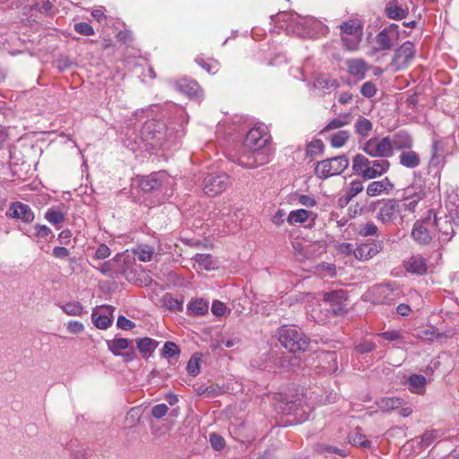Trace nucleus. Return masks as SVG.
I'll list each match as a JSON object with an SVG mask.
<instances>
[{"label": "nucleus", "instance_id": "09e8293b", "mask_svg": "<svg viewBox=\"0 0 459 459\" xmlns=\"http://www.w3.org/2000/svg\"><path fill=\"white\" fill-rule=\"evenodd\" d=\"M45 219L53 225L57 226L65 221V215L59 211L50 209L45 213Z\"/></svg>", "mask_w": 459, "mask_h": 459}, {"label": "nucleus", "instance_id": "338daca9", "mask_svg": "<svg viewBox=\"0 0 459 459\" xmlns=\"http://www.w3.org/2000/svg\"><path fill=\"white\" fill-rule=\"evenodd\" d=\"M376 344L372 342H365L356 346V350L359 353H368L374 351Z\"/></svg>", "mask_w": 459, "mask_h": 459}, {"label": "nucleus", "instance_id": "a18cd8bd", "mask_svg": "<svg viewBox=\"0 0 459 459\" xmlns=\"http://www.w3.org/2000/svg\"><path fill=\"white\" fill-rule=\"evenodd\" d=\"M323 360L327 362L329 365L327 367H324L327 373H333L338 369L337 366V356L335 352L327 351L323 354Z\"/></svg>", "mask_w": 459, "mask_h": 459}, {"label": "nucleus", "instance_id": "79ce46f5", "mask_svg": "<svg viewBox=\"0 0 459 459\" xmlns=\"http://www.w3.org/2000/svg\"><path fill=\"white\" fill-rule=\"evenodd\" d=\"M188 309L194 315H204L208 311V302L203 299H197L188 304Z\"/></svg>", "mask_w": 459, "mask_h": 459}, {"label": "nucleus", "instance_id": "052dcab7", "mask_svg": "<svg viewBox=\"0 0 459 459\" xmlns=\"http://www.w3.org/2000/svg\"><path fill=\"white\" fill-rule=\"evenodd\" d=\"M210 443L212 446L217 451L221 450L225 446L223 437L215 433L210 435Z\"/></svg>", "mask_w": 459, "mask_h": 459}, {"label": "nucleus", "instance_id": "dca6fc26", "mask_svg": "<svg viewBox=\"0 0 459 459\" xmlns=\"http://www.w3.org/2000/svg\"><path fill=\"white\" fill-rule=\"evenodd\" d=\"M427 196L426 186L420 181H414L403 191V199L421 201Z\"/></svg>", "mask_w": 459, "mask_h": 459}, {"label": "nucleus", "instance_id": "4d7b16f0", "mask_svg": "<svg viewBox=\"0 0 459 459\" xmlns=\"http://www.w3.org/2000/svg\"><path fill=\"white\" fill-rule=\"evenodd\" d=\"M437 432L436 430H428L424 432L420 437V444L422 446H429L437 438Z\"/></svg>", "mask_w": 459, "mask_h": 459}, {"label": "nucleus", "instance_id": "a211bd4d", "mask_svg": "<svg viewBox=\"0 0 459 459\" xmlns=\"http://www.w3.org/2000/svg\"><path fill=\"white\" fill-rule=\"evenodd\" d=\"M339 85V82L327 74L316 75L314 82V87L322 91L335 90Z\"/></svg>", "mask_w": 459, "mask_h": 459}, {"label": "nucleus", "instance_id": "f257e3e1", "mask_svg": "<svg viewBox=\"0 0 459 459\" xmlns=\"http://www.w3.org/2000/svg\"><path fill=\"white\" fill-rule=\"evenodd\" d=\"M277 337L281 345L290 352H304L310 343V339L294 325H283L277 331Z\"/></svg>", "mask_w": 459, "mask_h": 459}, {"label": "nucleus", "instance_id": "0eeeda50", "mask_svg": "<svg viewBox=\"0 0 459 459\" xmlns=\"http://www.w3.org/2000/svg\"><path fill=\"white\" fill-rule=\"evenodd\" d=\"M435 236V225L429 218L417 221L411 230L412 238L420 245L429 244Z\"/></svg>", "mask_w": 459, "mask_h": 459}, {"label": "nucleus", "instance_id": "e2e57ef3", "mask_svg": "<svg viewBox=\"0 0 459 459\" xmlns=\"http://www.w3.org/2000/svg\"><path fill=\"white\" fill-rule=\"evenodd\" d=\"M117 325L118 328L123 330H131L135 326V324L133 321L127 319L126 316H119L117 318Z\"/></svg>", "mask_w": 459, "mask_h": 459}, {"label": "nucleus", "instance_id": "ea45409f", "mask_svg": "<svg viewBox=\"0 0 459 459\" xmlns=\"http://www.w3.org/2000/svg\"><path fill=\"white\" fill-rule=\"evenodd\" d=\"M310 213V212L304 209L292 211L288 216V222L290 224L303 223L307 221Z\"/></svg>", "mask_w": 459, "mask_h": 459}, {"label": "nucleus", "instance_id": "c9c22d12", "mask_svg": "<svg viewBox=\"0 0 459 459\" xmlns=\"http://www.w3.org/2000/svg\"><path fill=\"white\" fill-rule=\"evenodd\" d=\"M351 122V115L350 114H342L339 116L337 118H333L331 120L322 130V133L328 132L335 129H339Z\"/></svg>", "mask_w": 459, "mask_h": 459}, {"label": "nucleus", "instance_id": "473e14b6", "mask_svg": "<svg viewBox=\"0 0 459 459\" xmlns=\"http://www.w3.org/2000/svg\"><path fill=\"white\" fill-rule=\"evenodd\" d=\"M393 38L392 35L388 33V30H382L377 36V45L376 50H389L393 47Z\"/></svg>", "mask_w": 459, "mask_h": 459}, {"label": "nucleus", "instance_id": "e433bc0d", "mask_svg": "<svg viewBox=\"0 0 459 459\" xmlns=\"http://www.w3.org/2000/svg\"><path fill=\"white\" fill-rule=\"evenodd\" d=\"M355 131L358 134L366 137L372 131V123L364 117H359L355 123Z\"/></svg>", "mask_w": 459, "mask_h": 459}, {"label": "nucleus", "instance_id": "f03ea898", "mask_svg": "<svg viewBox=\"0 0 459 459\" xmlns=\"http://www.w3.org/2000/svg\"><path fill=\"white\" fill-rule=\"evenodd\" d=\"M349 159L346 155L326 159L316 163L315 168V175L325 179L334 175H340L349 166Z\"/></svg>", "mask_w": 459, "mask_h": 459}, {"label": "nucleus", "instance_id": "c756f323", "mask_svg": "<svg viewBox=\"0 0 459 459\" xmlns=\"http://www.w3.org/2000/svg\"><path fill=\"white\" fill-rule=\"evenodd\" d=\"M403 403L402 399L395 397H383L377 403L378 408L384 412L399 409Z\"/></svg>", "mask_w": 459, "mask_h": 459}, {"label": "nucleus", "instance_id": "f3484780", "mask_svg": "<svg viewBox=\"0 0 459 459\" xmlns=\"http://www.w3.org/2000/svg\"><path fill=\"white\" fill-rule=\"evenodd\" d=\"M405 269L411 273L423 275L428 271L427 261L420 255H412L405 263Z\"/></svg>", "mask_w": 459, "mask_h": 459}, {"label": "nucleus", "instance_id": "4be33fe9", "mask_svg": "<svg viewBox=\"0 0 459 459\" xmlns=\"http://www.w3.org/2000/svg\"><path fill=\"white\" fill-rule=\"evenodd\" d=\"M139 187L146 193L155 191L161 186V181L158 174H151L139 180Z\"/></svg>", "mask_w": 459, "mask_h": 459}, {"label": "nucleus", "instance_id": "58836bf2", "mask_svg": "<svg viewBox=\"0 0 459 459\" xmlns=\"http://www.w3.org/2000/svg\"><path fill=\"white\" fill-rule=\"evenodd\" d=\"M351 134L349 131L346 130H341L337 133L333 134L330 137V143L331 145L334 148H340L342 147L348 139L350 138Z\"/></svg>", "mask_w": 459, "mask_h": 459}, {"label": "nucleus", "instance_id": "603ef678", "mask_svg": "<svg viewBox=\"0 0 459 459\" xmlns=\"http://www.w3.org/2000/svg\"><path fill=\"white\" fill-rule=\"evenodd\" d=\"M324 150V143L321 140L316 139L310 142L307 146V154L308 156L314 157L319 153H321Z\"/></svg>", "mask_w": 459, "mask_h": 459}, {"label": "nucleus", "instance_id": "37998d69", "mask_svg": "<svg viewBox=\"0 0 459 459\" xmlns=\"http://www.w3.org/2000/svg\"><path fill=\"white\" fill-rule=\"evenodd\" d=\"M193 259L205 270H211L215 267L212 256L209 254H196Z\"/></svg>", "mask_w": 459, "mask_h": 459}, {"label": "nucleus", "instance_id": "9d476101", "mask_svg": "<svg viewBox=\"0 0 459 459\" xmlns=\"http://www.w3.org/2000/svg\"><path fill=\"white\" fill-rule=\"evenodd\" d=\"M114 307L111 306H101L93 310L91 318L94 325L99 329H107L112 324V313Z\"/></svg>", "mask_w": 459, "mask_h": 459}, {"label": "nucleus", "instance_id": "2f4dec72", "mask_svg": "<svg viewBox=\"0 0 459 459\" xmlns=\"http://www.w3.org/2000/svg\"><path fill=\"white\" fill-rule=\"evenodd\" d=\"M133 253L142 262L151 261L154 249L152 247L146 244L137 245L133 248Z\"/></svg>", "mask_w": 459, "mask_h": 459}, {"label": "nucleus", "instance_id": "2eb2a0df", "mask_svg": "<svg viewBox=\"0 0 459 459\" xmlns=\"http://www.w3.org/2000/svg\"><path fill=\"white\" fill-rule=\"evenodd\" d=\"M433 222L435 225V232L438 230V240L440 242L449 241L455 233L452 226L453 221L449 219H437L435 216Z\"/></svg>", "mask_w": 459, "mask_h": 459}, {"label": "nucleus", "instance_id": "7c9ffc66", "mask_svg": "<svg viewBox=\"0 0 459 459\" xmlns=\"http://www.w3.org/2000/svg\"><path fill=\"white\" fill-rule=\"evenodd\" d=\"M137 344V349L143 354V355H150L152 352L157 348L159 345V342L152 338L144 337V338H138L135 340Z\"/></svg>", "mask_w": 459, "mask_h": 459}, {"label": "nucleus", "instance_id": "9b49d317", "mask_svg": "<svg viewBox=\"0 0 459 459\" xmlns=\"http://www.w3.org/2000/svg\"><path fill=\"white\" fill-rule=\"evenodd\" d=\"M371 295L373 302L376 304H391L394 302L397 296L389 284L374 287Z\"/></svg>", "mask_w": 459, "mask_h": 459}, {"label": "nucleus", "instance_id": "412c9836", "mask_svg": "<svg viewBox=\"0 0 459 459\" xmlns=\"http://www.w3.org/2000/svg\"><path fill=\"white\" fill-rule=\"evenodd\" d=\"M446 208L447 211V218L453 221L454 224L459 225V198L457 195H449L446 202Z\"/></svg>", "mask_w": 459, "mask_h": 459}, {"label": "nucleus", "instance_id": "393cba45", "mask_svg": "<svg viewBox=\"0 0 459 459\" xmlns=\"http://www.w3.org/2000/svg\"><path fill=\"white\" fill-rule=\"evenodd\" d=\"M400 164L410 169H414L420 165V159L418 153L413 151H403L399 156Z\"/></svg>", "mask_w": 459, "mask_h": 459}, {"label": "nucleus", "instance_id": "4468645a", "mask_svg": "<svg viewBox=\"0 0 459 459\" xmlns=\"http://www.w3.org/2000/svg\"><path fill=\"white\" fill-rule=\"evenodd\" d=\"M394 189V185L385 178L380 181H372L367 187V195L370 197L377 196L382 194L388 195Z\"/></svg>", "mask_w": 459, "mask_h": 459}, {"label": "nucleus", "instance_id": "8fccbe9b", "mask_svg": "<svg viewBox=\"0 0 459 459\" xmlns=\"http://www.w3.org/2000/svg\"><path fill=\"white\" fill-rule=\"evenodd\" d=\"M187 372L190 376L195 377L200 373V356L198 354H194L186 367Z\"/></svg>", "mask_w": 459, "mask_h": 459}, {"label": "nucleus", "instance_id": "bb28decb", "mask_svg": "<svg viewBox=\"0 0 459 459\" xmlns=\"http://www.w3.org/2000/svg\"><path fill=\"white\" fill-rule=\"evenodd\" d=\"M386 15L390 19L402 20L408 15V10L403 9L397 1L390 2L385 7Z\"/></svg>", "mask_w": 459, "mask_h": 459}, {"label": "nucleus", "instance_id": "bf43d9fd", "mask_svg": "<svg viewBox=\"0 0 459 459\" xmlns=\"http://www.w3.org/2000/svg\"><path fill=\"white\" fill-rule=\"evenodd\" d=\"M361 94L366 98L373 97L377 92L376 85L371 82H367L360 88Z\"/></svg>", "mask_w": 459, "mask_h": 459}, {"label": "nucleus", "instance_id": "7ed1b4c3", "mask_svg": "<svg viewBox=\"0 0 459 459\" xmlns=\"http://www.w3.org/2000/svg\"><path fill=\"white\" fill-rule=\"evenodd\" d=\"M402 205L395 199H388L382 204L377 214V219L385 225L395 224L397 221H402Z\"/></svg>", "mask_w": 459, "mask_h": 459}, {"label": "nucleus", "instance_id": "5701e85b", "mask_svg": "<svg viewBox=\"0 0 459 459\" xmlns=\"http://www.w3.org/2000/svg\"><path fill=\"white\" fill-rule=\"evenodd\" d=\"M348 72L352 76L364 78L367 72V65L362 59H348L346 61Z\"/></svg>", "mask_w": 459, "mask_h": 459}, {"label": "nucleus", "instance_id": "5fc2aeb1", "mask_svg": "<svg viewBox=\"0 0 459 459\" xmlns=\"http://www.w3.org/2000/svg\"><path fill=\"white\" fill-rule=\"evenodd\" d=\"M195 62L202 66L207 73L209 74H216L219 70V63L217 61H212V63H207L204 58L197 57Z\"/></svg>", "mask_w": 459, "mask_h": 459}, {"label": "nucleus", "instance_id": "20e7f679", "mask_svg": "<svg viewBox=\"0 0 459 459\" xmlns=\"http://www.w3.org/2000/svg\"><path fill=\"white\" fill-rule=\"evenodd\" d=\"M363 152L371 157L388 158L392 156V143L389 137L370 138L363 147Z\"/></svg>", "mask_w": 459, "mask_h": 459}, {"label": "nucleus", "instance_id": "4c0bfd02", "mask_svg": "<svg viewBox=\"0 0 459 459\" xmlns=\"http://www.w3.org/2000/svg\"><path fill=\"white\" fill-rule=\"evenodd\" d=\"M163 306L170 311H181L183 309V300L175 299L171 294H165L162 298Z\"/></svg>", "mask_w": 459, "mask_h": 459}, {"label": "nucleus", "instance_id": "680f3d73", "mask_svg": "<svg viewBox=\"0 0 459 459\" xmlns=\"http://www.w3.org/2000/svg\"><path fill=\"white\" fill-rule=\"evenodd\" d=\"M169 411L165 403H160L152 407V415L156 419H160L167 414Z\"/></svg>", "mask_w": 459, "mask_h": 459}, {"label": "nucleus", "instance_id": "cd10ccee", "mask_svg": "<svg viewBox=\"0 0 459 459\" xmlns=\"http://www.w3.org/2000/svg\"><path fill=\"white\" fill-rule=\"evenodd\" d=\"M132 343V341H129L126 338H117L113 340L107 341V345L108 350L115 355H121V351L129 348V345Z\"/></svg>", "mask_w": 459, "mask_h": 459}, {"label": "nucleus", "instance_id": "6ab92c4d", "mask_svg": "<svg viewBox=\"0 0 459 459\" xmlns=\"http://www.w3.org/2000/svg\"><path fill=\"white\" fill-rule=\"evenodd\" d=\"M390 163L386 160H370L369 168L366 170V178L371 179L381 176L388 170Z\"/></svg>", "mask_w": 459, "mask_h": 459}, {"label": "nucleus", "instance_id": "69168bd1", "mask_svg": "<svg viewBox=\"0 0 459 459\" xmlns=\"http://www.w3.org/2000/svg\"><path fill=\"white\" fill-rule=\"evenodd\" d=\"M35 230H36V236L38 238H45L52 234L51 230L46 225L38 224L35 226Z\"/></svg>", "mask_w": 459, "mask_h": 459}, {"label": "nucleus", "instance_id": "de8ad7c7", "mask_svg": "<svg viewBox=\"0 0 459 459\" xmlns=\"http://www.w3.org/2000/svg\"><path fill=\"white\" fill-rule=\"evenodd\" d=\"M426 384L425 377L414 374L409 378V385L413 392L420 393Z\"/></svg>", "mask_w": 459, "mask_h": 459}, {"label": "nucleus", "instance_id": "6e6d98bb", "mask_svg": "<svg viewBox=\"0 0 459 459\" xmlns=\"http://www.w3.org/2000/svg\"><path fill=\"white\" fill-rule=\"evenodd\" d=\"M74 30L84 36H91L94 34L93 28L87 22H78L74 24Z\"/></svg>", "mask_w": 459, "mask_h": 459}, {"label": "nucleus", "instance_id": "f8f14e48", "mask_svg": "<svg viewBox=\"0 0 459 459\" xmlns=\"http://www.w3.org/2000/svg\"><path fill=\"white\" fill-rule=\"evenodd\" d=\"M383 249L382 241H375L373 243H363L353 250L354 256L360 261H367Z\"/></svg>", "mask_w": 459, "mask_h": 459}, {"label": "nucleus", "instance_id": "6e6552de", "mask_svg": "<svg viewBox=\"0 0 459 459\" xmlns=\"http://www.w3.org/2000/svg\"><path fill=\"white\" fill-rule=\"evenodd\" d=\"M269 135L260 127H254L247 134L243 143V149L262 150L267 142Z\"/></svg>", "mask_w": 459, "mask_h": 459}, {"label": "nucleus", "instance_id": "0e129e2a", "mask_svg": "<svg viewBox=\"0 0 459 459\" xmlns=\"http://www.w3.org/2000/svg\"><path fill=\"white\" fill-rule=\"evenodd\" d=\"M225 310H226L225 305L219 300H215L212 305V312L213 315H215L217 316H223L225 313Z\"/></svg>", "mask_w": 459, "mask_h": 459}, {"label": "nucleus", "instance_id": "a878e982", "mask_svg": "<svg viewBox=\"0 0 459 459\" xmlns=\"http://www.w3.org/2000/svg\"><path fill=\"white\" fill-rule=\"evenodd\" d=\"M348 439L350 444L355 446L362 448H369L371 446V442L361 433V428L359 427H357L354 431L349 434Z\"/></svg>", "mask_w": 459, "mask_h": 459}, {"label": "nucleus", "instance_id": "ddd939ff", "mask_svg": "<svg viewBox=\"0 0 459 459\" xmlns=\"http://www.w3.org/2000/svg\"><path fill=\"white\" fill-rule=\"evenodd\" d=\"M176 87L192 100H198L203 98V90L195 81L184 78L176 83Z\"/></svg>", "mask_w": 459, "mask_h": 459}, {"label": "nucleus", "instance_id": "3c124183", "mask_svg": "<svg viewBox=\"0 0 459 459\" xmlns=\"http://www.w3.org/2000/svg\"><path fill=\"white\" fill-rule=\"evenodd\" d=\"M62 308L69 316H80L82 312V306L77 301L68 302Z\"/></svg>", "mask_w": 459, "mask_h": 459}, {"label": "nucleus", "instance_id": "13d9d810", "mask_svg": "<svg viewBox=\"0 0 459 459\" xmlns=\"http://www.w3.org/2000/svg\"><path fill=\"white\" fill-rule=\"evenodd\" d=\"M342 40L347 49L354 50L357 48L359 42V36H342Z\"/></svg>", "mask_w": 459, "mask_h": 459}, {"label": "nucleus", "instance_id": "1a4fd4ad", "mask_svg": "<svg viewBox=\"0 0 459 459\" xmlns=\"http://www.w3.org/2000/svg\"><path fill=\"white\" fill-rule=\"evenodd\" d=\"M8 218L20 220L24 223H30L34 220V212L28 204L22 202H13L5 212Z\"/></svg>", "mask_w": 459, "mask_h": 459}, {"label": "nucleus", "instance_id": "72a5a7b5", "mask_svg": "<svg viewBox=\"0 0 459 459\" xmlns=\"http://www.w3.org/2000/svg\"><path fill=\"white\" fill-rule=\"evenodd\" d=\"M352 161L353 170L366 178V170L369 168L370 160L361 154H357Z\"/></svg>", "mask_w": 459, "mask_h": 459}, {"label": "nucleus", "instance_id": "f704fd0d", "mask_svg": "<svg viewBox=\"0 0 459 459\" xmlns=\"http://www.w3.org/2000/svg\"><path fill=\"white\" fill-rule=\"evenodd\" d=\"M276 364L278 367L290 371L299 368L300 361L296 356H281L278 358Z\"/></svg>", "mask_w": 459, "mask_h": 459}, {"label": "nucleus", "instance_id": "a19ab883", "mask_svg": "<svg viewBox=\"0 0 459 459\" xmlns=\"http://www.w3.org/2000/svg\"><path fill=\"white\" fill-rule=\"evenodd\" d=\"M363 188V183L360 180H353L351 182L344 195L346 203H349L353 197L361 193Z\"/></svg>", "mask_w": 459, "mask_h": 459}, {"label": "nucleus", "instance_id": "864d4df0", "mask_svg": "<svg viewBox=\"0 0 459 459\" xmlns=\"http://www.w3.org/2000/svg\"><path fill=\"white\" fill-rule=\"evenodd\" d=\"M377 227L372 222L362 224L359 229V234L363 237L377 236Z\"/></svg>", "mask_w": 459, "mask_h": 459}, {"label": "nucleus", "instance_id": "49530a36", "mask_svg": "<svg viewBox=\"0 0 459 459\" xmlns=\"http://www.w3.org/2000/svg\"><path fill=\"white\" fill-rule=\"evenodd\" d=\"M180 354V349L173 342H166L162 350L161 355L166 359H170Z\"/></svg>", "mask_w": 459, "mask_h": 459}, {"label": "nucleus", "instance_id": "423d86ee", "mask_svg": "<svg viewBox=\"0 0 459 459\" xmlns=\"http://www.w3.org/2000/svg\"><path fill=\"white\" fill-rule=\"evenodd\" d=\"M229 185L230 178L227 174H210L204 179V192L209 196H214L225 191Z\"/></svg>", "mask_w": 459, "mask_h": 459}, {"label": "nucleus", "instance_id": "774afa93", "mask_svg": "<svg viewBox=\"0 0 459 459\" xmlns=\"http://www.w3.org/2000/svg\"><path fill=\"white\" fill-rule=\"evenodd\" d=\"M109 255H110V250H109L108 247L104 244L100 245L97 248L96 253H95V256L98 259L107 258L108 256H109Z\"/></svg>", "mask_w": 459, "mask_h": 459}, {"label": "nucleus", "instance_id": "39448f33", "mask_svg": "<svg viewBox=\"0 0 459 459\" xmlns=\"http://www.w3.org/2000/svg\"><path fill=\"white\" fill-rule=\"evenodd\" d=\"M416 54L415 46L411 41H405L400 48H396L390 65L395 71L403 70L408 67L414 59Z\"/></svg>", "mask_w": 459, "mask_h": 459}, {"label": "nucleus", "instance_id": "b1692460", "mask_svg": "<svg viewBox=\"0 0 459 459\" xmlns=\"http://www.w3.org/2000/svg\"><path fill=\"white\" fill-rule=\"evenodd\" d=\"M323 299L325 302H329L332 306H341L348 299V294L343 290H332L325 292Z\"/></svg>", "mask_w": 459, "mask_h": 459}, {"label": "nucleus", "instance_id": "c85d7f7f", "mask_svg": "<svg viewBox=\"0 0 459 459\" xmlns=\"http://www.w3.org/2000/svg\"><path fill=\"white\" fill-rule=\"evenodd\" d=\"M392 150H410L412 145L411 138L405 133H399L394 135V138L391 140Z\"/></svg>", "mask_w": 459, "mask_h": 459}, {"label": "nucleus", "instance_id": "c03bdc74", "mask_svg": "<svg viewBox=\"0 0 459 459\" xmlns=\"http://www.w3.org/2000/svg\"><path fill=\"white\" fill-rule=\"evenodd\" d=\"M341 30L343 36H355L358 37L360 34V28L353 21H348L343 22L341 26Z\"/></svg>", "mask_w": 459, "mask_h": 459}, {"label": "nucleus", "instance_id": "aec40b11", "mask_svg": "<svg viewBox=\"0 0 459 459\" xmlns=\"http://www.w3.org/2000/svg\"><path fill=\"white\" fill-rule=\"evenodd\" d=\"M255 152V150H245L242 148L238 157L234 161L243 168L255 169L257 167Z\"/></svg>", "mask_w": 459, "mask_h": 459}]
</instances>
